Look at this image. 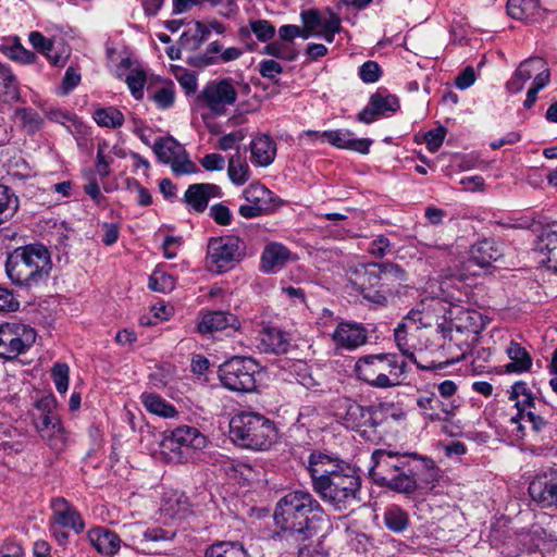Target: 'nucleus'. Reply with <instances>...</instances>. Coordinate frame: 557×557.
Instances as JSON below:
<instances>
[{"instance_id":"f257e3e1","label":"nucleus","mask_w":557,"mask_h":557,"mask_svg":"<svg viewBox=\"0 0 557 557\" xmlns=\"http://www.w3.org/2000/svg\"><path fill=\"white\" fill-rule=\"evenodd\" d=\"M371 462L369 476L372 482L397 493L410 495L418 490L433 488L438 482L440 469L435 462L417 453L375 449Z\"/></svg>"},{"instance_id":"f03ea898","label":"nucleus","mask_w":557,"mask_h":557,"mask_svg":"<svg viewBox=\"0 0 557 557\" xmlns=\"http://www.w3.org/2000/svg\"><path fill=\"white\" fill-rule=\"evenodd\" d=\"M306 469L312 491L335 510L351 509L361 500L362 480L351 465L321 450H312Z\"/></svg>"},{"instance_id":"7ed1b4c3","label":"nucleus","mask_w":557,"mask_h":557,"mask_svg":"<svg viewBox=\"0 0 557 557\" xmlns=\"http://www.w3.org/2000/svg\"><path fill=\"white\" fill-rule=\"evenodd\" d=\"M273 519L276 536L299 545L332 529L330 517L321 503L307 490H295L281 497Z\"/></svg>"},{"instance_id":"20e7f679","label":"nucleus","mask_w":557,"mask_h":557,"mask_svg":"<svg viewBox=\"0 0 557 557\" xmlns=\"http://www.w3.org/2000/svg\"><path fill=\"white\" fill-rule=\"evenodd\" d=\"M52 270L49 249L42 244L16 247L5 261V273L11 283L26 289L46 285Z\"/></svg>"},{"instance_id":"39448f33","label":"nucleus","mask_w":557,"mask_h":557,"mask_svg":"<svg viewBox=\"0 0 557 557\" xmlns=\"http://www.w3.org/2000/svg\"><path fill=\"white\" fill-rule=\"evenodd\" d=\"M230 436L238 446L269 450L277 440L274 422L257 412H240L230 421Z\"/></svg>"},{"instance_id":"423d86ee","label":"nucleus","mask_w":557,"mask_h":557,"mask_svg":"<svg viewBox=\"0 0 557 557\" xmlns=\"http://www.w3.org/2000/svg\"><path fill=\"white\" fill-rule=\"evenodd\" d=\"M407 363L393 354H377L360 357L355 364L357 376L377 388L400 385Z\"/></svg>"},{"instance_id":"0eeeda50","label":"nucleus","mask_w":557,"mask_h":557,"mask_svg":"<svg viewBox=\"0 0 557 557\" xmlns=\"http://www.w3.org/2000/svg\"><path fill=\"white\" fill-rule=\"evenodd\" d=\"M32 423L40 438L54 451L61 453L69 442V434L57 412V400L52 394L37 399L32 411Z\"/></svg>"},{"instance_id":"6e6552de","label":"nucleus","mask_w":557,"mask_h":557,"mask_svg":"<svg viewBox=\"0 0 557 557\" xmlns=\"http://www.w3.org/2000/svg\"><path fill=\"white\" fill-rule=\"evenodd\" d=\"M389 407L388 404L364 407L350 398H341L335 414L347 429L367 433L385 422Z\"/></svg>"},{"instance_id":"1a4fd4ad","label":"nucleus","mask_w":557,"mask_h":557,"mask_svg":"<svg viewBox=\"0 0 557 557\" xmlns=\"http://www.w3.org/2000/svg\"><path fill=\"white\" fill-rule=\"evenodd\" d=\"M516 400L517 416L511 418V422L517 424V430L524 435L525 425H530V430L534 435L543 434L548 428V422L542 413L544 405L541 400H535L528 389L524 382H516L511 386L510 397Z\"/></svg>"},{"instance_id":"9d476101","label":"nucleus","mask_w":557,"mask_h":557,"mask_svg":"<svg viewBox=\"0 0 557 557\" xmlns=\"http://www.w3.org/2000/svg\"><path fill=\"white\" fill-rule=\"evenodd\" d=\"M245 257L243 240L234 235L212 237L208 240L206 264L210 272L222 274Z\"/></svg>"},{"instance_id":"9b49d317","label":"nucleus","mask_w":557,"mask_h":557,"mask_svg":"<svg viewBox=\"0 0 557 557\" xmlns=\"http://www.w3.org/2000/svg\"><path fill=\"white\" fill-rule=\"evenodd\" d=\"M259 364L248 357H233L219 368V379L223 386L233 392H252L256 389V375Z\"/></svg>"},{"instance_id":"f8f14e48","label":"nucleus","mask_w":557,"mask_h":557,"mask_svg":"<svg viewBox=\"0 0 557 557\" xmlns=\"http://www.w3.org/2000/svg\"><path fill=\"white\" fill-rule=\"evenodd\" d=\"M36 341V332L27 324H0V358L12 360L28 350Z\"/></svg>"},{"instance_id":"ddd939ff","label":"nucleus","mask_w":557,"mask_h":557,"mask_svg":"<svg viewBox=\"0 0 557 557\" xmlns=\"http://www.w3.org/2000/svg\"><path fill=\"white\" fill-rule=\"evenodd\" d=\"M125 546L141 553L157 552L161 543L172 542L175 532L159 527L148 528L141 523L124 525Z\"/></svg>"},{"instance_id":"4468645a","label":"nucleus","mask_w":557,"mask_h":557,"mask_svg":"<svg viewBox=\"0 0 557 557\" xmlns=\"http://www.w3.org/2000/svg\"><path fill=\"white\" fill-rule=\"evenodd\" d=\"M502 256L503 251L497 243L491 239L478 242L471 246L469 258L461 262L458 273L455 275L460 280L476 276L481 269L491 267Z\"/></svg>"},{"instance_id":"2eb2a0df","label":"nucleus","mask_w":557,"mask_h":557,"mask_svg":"<svg viewBox=\"0 0 557 557\" xmlns=\"http://www.w3.org/2000/svg\"><path fill=\"white\" fill-rule=\"evenodd\" d=\"M159 161L169 164L176 175L189 174L195 171V163L188 159L184 147L173 137H160L152 147Z\"/></svg>"},{"instance_id":"dca6fc26","label":"nucleus","mask_w":557,"mask_h":557,"mask_svg":"<svg viewBox=\"0 0 557 557\" xmlns=\"http://www.w3.org/2000/svg\"><path fill=\"white\" fill-rule=\"evenodd\" d=\"M380 271H382L380 273L381 289L369 294V296L371 302L384 305L388 296L398 293L401 283L407 280V273L400 265L392 262H381Z\"/></svg>"},{"instance_id":"f3484780","label":"nucleus","mask_w":557,"mask_h":557,"mask_svg":"<svg viewBox=\"0 0 557 557\" xmlns=\"http://www.w3.org/2000/svg\"><path fill=\"white\" fill-rule=\"evenodd\" d=\"M529 495L543 508L557 506V469L540 473L529 484Z\"/></svg>"},{"instance_id":"a211bd4d","label":"nucleus","mask_w":557,"mask_h":557,"mask_svg":"<svg viewBox=\"0 0 557 557\" xmlns=\"http://www.w3.org/2000/svg\"><path fill=\"white\" fill-rule=\"evenodd\" d=\"M200 97L213 113L221 115L225 112V106L235 103L237 91L231 81L222 79L207 85Z\"/></svg>"},{"instance_id":"6ab92c4d","label":"nucleus","mask_w":557,"mask_h":557,"mask_svg":"<svg viewBox=\"0 0 557 557\" xmlns=\"http://www.w3.org/2000/svg\"><path fill=\"white\" fill-rule=\"evenodd\" d=\"M336 349L355 350L368 341V331L361 323L343 321L332 333Z\"/></svg>"},{"instance_id":"aec40b11","label":"nucleus","mask_w":557,"mask_h":557,"mask_svg":"<svg viewBox=\"0 0 557 557\" xmlns=\"http://www.w3.org/2000/svg\"><path fill=\"white\" fill-rule=\"evenodd\" d=\"M399 109V101L396 96L377 90L374 92L366 108L359 114L358 120L362 123L370 124L381 115H388Z\"/></svg>"},{"instance_id":"412c9836","label":"nucleus","mask_w":557,"mask_h":557,"mask_svg":"<svg viewBox=\"0 0 557 557\" xmlns=\"http://www.w3.org/2000/svg\"><path fill=\"white\" fill-rule=\"evenodd\" d=\"M380 273H382V271H380V263L370 262L357 267L352 271L349 280L357 287L363 298L370 301L369 294L381 289Z\"/></svg>"},{"instance_id":"4be33fe9","label":"nucleus","mask_w":557,"mask_h":557,"mask_svg":"<svg viewBox=\"0 0 557 557\" xmlns=\"http://www.w3.org/2000/svg\"><path fill=\"white\" fill-rule=\"evenodd\" d=\"M207 445V437L195 426L182 425L174 429L170 436H165L162 446L174 450L180 447L202 449Z\"/></svg>"},{"instance_id":"5701e85b","label":"nucleus","mask_w":557,"mask_h":557,"mask_svg":"<svg viewBox=\"0 0 557 557\" xmlns=\"http://www.w3.org/2000/svg\"><path fill=\"white\" fill-rule=\"evenodd\" d=\"M53 520L62 528L72 529L79 534L85 529L82 515L65 498L57 497L51 500Z\"/></svg>"},{"instance_id":"b1692460","label":"nucleus","mask_w":557,"mask_h":557,"mask_svg":"<svg viewBox=\"0 0 557 557\" xmlns=\"http://www.w3.org/2000/svg\"><path fill=\"white\" fill-rule=\"evenodd\" d=\"M239 327L240 322L235 314L221 310L203 313L198 324V331L203 335L225 330L235 332Z\"/></svg>"},{"instance_id":"393cba45","label":"nucleus","mask_w":557,"mask_h":557,"mask_svg":"<svg viewBox=\"0 0 557 557\" xmlns=\"http://www.w3.org/2000/svg\"><path fill=\"white\" fill-rule=\"evenodd\" d=\"M536 251L541 263L557 273V225H547L537 237Z\"/></svg>"},{"instance_id":"a878e982","label":"nucleus","mask_w":557,"mask_h":557,"mask_svg":"<svg viewBox=\"0 0 557 557\" xmlns=\"http://www.w3.org/2000/svg\"><path fill=\"white\" fill-rule=\"evenodd\" d=\"M326 143L339 149H347L367 154L372 145L369 138H355L354 133L348 129L324 131L322 133Z\"/></svg>"},{"instance_id":"bb28decb","label":"nucleus","mask_w":557,"mask_h":557,"mask_svg":"<svg viewBox=\"0 0 557 557\" xmlns=\"http://www.w3.org/2000/svg\"><path fill=\"white\" fill-rule=\"evenodd\" d=\"M220 195L219 186L199 183L189 185L183 199L190 210L201 213L207 209L210 198L220 197Z\"/></svg>"},{"instance_id":"cd10ccee","label":"nucleus","mask_w":557,"mask_h":557,"mask_svg":"<svg viewBox=\"0 0 557 557\" xmlns=\"http://www.w3.org/2000/svg\"><path fill=\"white\" fill-rule=\"evenodd\" d=\"M443 306L441 300L432 298L429 301L422 300L416 308L411 309L405 320L414 324V330H419L420 327H430L433 322H437L440 318Z\"/></svg>"},{"instance_id":"c85d7f7f","label":"nucleus","mask_w":557,"mask_h":557,"mask_svg":"<svg viewBox=\"0 0 557 557\" xmlns=\"http://www.w3.org/2000/svg\"><path fill=\"white\" fill-rule=\"evenodd\" d=\"M87 537L98 553L108 557H113L121 548V537L104 527L90 529L87 532Z\"/></svg>"},{"instance_id":"c756f323","label":"nucleus","mask_w":557,"mask_h":557,"mask_svg":"<svg viewBox=\"0 0 557 557\" xmlns=\"http://www.w3.org/2000/svg\"><path fill=\"white\" fill-rule=\"evenodd\" d=\"M414 324L404 319L403 322H400L397 327L394 331L395 342L398 347V349L401 351L404 356L409 358L411 361L417 363V366L420 369H435V368H443V364H446L447 362H440L438 364H435L434 362H431L430 366H423L419 363L416 360L414 357V345L412 343L413 336L410 331L414 330Z\"/></svg>"},{"instance_id":"7c9ffc66","label":"nucleus","mask_w":557,"mask_h":557,"mask_svg":"<svg viewBox=\"0 0 557 557\" xmlns=\"http://www.w3.org/2000/svg\"><path fill=\"white\" fill-rule=\"evenodd\" d=\"M290 258V251L282 244L267 245L261 255V270L264 273H274L282 269Z\"/></svg>"},{"instance_id":"2f4dec72","label":"nucleus","mask_w":557,"mask_h":557,"mask_svg":"<svg viewBox=\"0 0 557 557\" xmlns=\"http://www.w3.org/2000/svg\"><path fill=\"white\" fill-rule=\"evenodd\" d=\"M251 160L260 166L270 165L276 156V144L268 135L255 138L250 145Z\"/></svg>"},{"instance_id":"473e14b6","label":"nucleus","mask_w":557,"mask_h":557,"mask_svg":"<svg viewBox=\"0 0 557 557\" xmlns=\"http://www.w3.org/2000/svg\"><path fill=\"white\" fill-rule=\"evenodd\" d=\"M519 75L524 76L527 79L533 78L532 84L541 83L547 85L550 79V71L546 61L540 57H533L524 60L518 66Z\"/></svg>"},{"instance_id":"72a5a7b5","label":"nucleus","mask_w":557,"mask_h":557,"mask_svg":"<svg viewBox=\"0 0 557 557\" xmlns=\"http://www.w3.org/2000/svg\"><path fill=\"white\" fill-rule=\"evenodd\" d=\"M260 342L265 352L285 354L289 347L287 334L274 326H265L260 333Z\"/></svg>"},{"instance_id":"f704fd0d","label":"nucleus","mask_w":557,"mask_h":557,"mask_svg":"<svg viewBox=\"0 0 557 557\" xmlns=\"http://www.w3.org/2000/svg\"><path fill=\"white\" fill-rule=\"evenodd\" d=\"M0 100L4 103L21 101L20 87L11 67L0 62Z\"/></svg>"},{"instance_id":"c9c22d12","label":"nucleus","mask_w":557,"mask_h":557,"mask_svg":"<svg viewBox=\"0 0 557 557\" xmlns=\"http://www.w3.org/2000/svg\"><path fill=\"white\" fill-rule=\"evenodd\" d=\"M506 352L510 360V362L505 366L506 372L521 373L531 368L532 358L520 344L510 342L509 346L506 348Z\"/></svg>"},{"instance_id":"e433bc0d","label":"nucleus","mask_w":557,"mask_h":557,"mask_svg":"<svg viewBox=\"0 0 557 557\" xmlns=\"http://www.w3.org/2000/svg\"><path fill=\"white\" fill-rule=\"evenodd\" d=\"M140 401L146 410L152 414L170 419L178 416L176 408L156 393H143Z\"/></svg>"},{"instance_id":"4c0bfd02","label":"nucleus","mask_w":557,"mask_h":557,"mask_svg":"<svg viewBox=\"0 0 557 557\" xmlns=\"http://www.w3.org/2000/svg\"><path fill=\"white\" fill-rule=\"evenodd\" d=\"M417 405L421 410H423V412L440 410L447 417H454L457 408L459 407V404H457L456 400L441 399L434 393H425L421 395L417 399Z\"/></svg>"},{"instance_id":"58836bf2","label":"nucleus","mask_w":557,"mask_h":557,"mask_svg":"<svg viewBox=\"0 0 557 557\" xmlns=\"http://www.w3.org/2000/svg\"><path fill=\"white\" fill-rule=\"evenodd\" d=\"M20 208V199L13 189L0 183V225L10 221Z\"/></svg>"},{"instance_id":"ea45409f","label":"nucleus","mask_w":557,"mask_h":557,"mask_svg":"<svg viewBox=\"0 0 557 557\" xmlns=\"http://www.w3.org/2000/svg\"><path fill=\"white\" fill-rule=\"evenodd\" d=\"M205 557H248L239 542H216L206 549Z\"/></svg>"},{"instance_id":"a19ab883","label":"nucleus","mask_w":557,"mask_h":557,"mask_svg":"<svg viewBox=\"0 0 557 557\" xmlns=\"http://www.w3.org/2000/svg\"><path fill=\"white\" fill-rule=\"evenodd\" d=\"M539 0H508L507 13L516 20H529L539 9Z\"/></svg>"},{"instance_id":"79ce46f5","label":"nucleus","mask_w":557,"mask_h":557,"mask_svg":"<svg viewBox=\"0 0 557 557\" xmlns=\"http://www.w3.org/2000/svg\"><path fill=\"white\" fill-rule=\"evenodd\" d=\"M92 117L101 127L117 128L124 123L123 113L115 107L98 108Z\"/></svg>"},{"instance_id":"37998d69","label":"nucleus","mask_w":557,"mask_h":557,"mask_svg":"<svg viewBox=\"0 0 557 557\" xmlns=\"http://www.w3.org/2000/svg\"><path fill=\"white\" fill-rule=\"evenodd\" d=\"M386 528L395 533L404 532L409 525V516L399 506H391L384 512Z\"/></svg>"},{"instance_id":"c03bdc74","label":"nucleus","mask_w":557,"mask_h":557,"mask_svg":"<svg viewBox=\"0 0 557 557\" xmlns=\"http://www.w3.org/2000/svg\"><path fill=\"white\" fill-rule=\"evenodd\" d=\"M246 202L260 206L263 210L270 209L272 193L261 184H251L243 193Z\"/></svg>"},{"instance_id":"a18cd8bd","label":"nucleus","mask_w":557,"mask_h":557,"mask_svg":"<svg viewBox=\"0 0 557 557\" xmlns=\"http://www.w3.org/2000/svg\"><path fill=\"white\" fill-rule=\"evenodd\" d=\"M209 34V29L202 23L198 22L193 32L188 30L182 34L180 40L181 46L188 50H196L207 40Z\"/></svg>"},{"instance_id":"49530a36","label":"nucleus","mask_w":557,"mask_h":557,"mask_svg":"<svg viewBox=\"0 0 557 557\" xmlns=\"http://www.w3.org/2000/svg\"><path fill=\"white\" fill-rule=\"evenodd\" d=\"M227 172L234 184L243 185L248 180L249 168L246 160L242 159L239 153H237L231 157Z\"/></svg>"},{"instance_id":"de8ad7c7","label":"nucleus","mask_w":557,"mask_h":557,"mask_svg":"<svg viewBox=\"0 0 557 557\" xmlns=\"http://www.w3.org/2000/svg\"><path fill=\"white\" fill-rule=\"evenodd\" d=\"M15 119L20 120L23 126L27 127L29 132H36L40 129L44 120L38 114L37 111H35L32 108H20L16 109L14 112Z\"/></svg>"},{"instance_id":"09e8293b","label":"nucleus","mask_w":557,"mask_h":557,"mask_svg":"<svg viewBox=\"0 0 557 557\" xmlns=\"http://www.w3.org/2000/svg\"><path fill=\"white\" fill-rule=\"evenodd\" d=\"M175 287V280L165 272L156 271L149 278V288L159 293H170Z\"/></svg>"},{"instance_id":"8fccbe9b","label":"nucleus","mask_w":557,"mask_h":557,"mask_svg":"<svg viewBox=\"0 0 557 557\" xmlns=\"http://www.w3.org/2000/svg\"><path fill=\"white\" fill-rule=\"evenodd\" d=\"M329 532H321L315 544L302 545L298 548V557H330L329 548L325 547L323 539Z\"/></svg>"},{"instance_id":"3c124183","label":"nucleus","mask_w":557,"mask_h":557,"mask_svg":"<svg viewBox=\"0 0 557 557\" xmlns=\"http://www.w3.org/2000/svg\"><path fill=\"white\" fill-rule=\"evenodd\" d=\"M4 53L11 60L21 62L23 64H30L36 61V54L24 48L20 42L5 47Z\"/></svg>"},{"instance_id":"603ef678","label":"nucleus","mask_w":557,"mask_h":557,"mask_svg":"<svg viewBox=\"0 0 557 557\" xmlns=\"http://www.w3.org/2000/svg\"><path fill=\"white\" fill-rule=\"evenodd\" d=\"M264 53L286 61H295L298 51L278 41H273L264 47Z\"/></svg>"},{"instance_id":"864d4df0","label":"nucleus","mask_w":557,"mask_h":557,"mask_svg":"<svg viewBox=\"0 0 557 557\" xmlns=\"http://www.w3.org/2000/svg\"><path fill=\"white\" fill-rule=\"evenodd\" d=\"M419 251L428 260L446 259L450 255V247L448 245H432L419 242Z\"/></svg>"},{"instance_id":"5fc2aeb1","label":"nucleus","mask_w":557,"mask_h":557,"mask_svg":"<svg viewBox=\"0 0 557 557\" xmlns=\"http://www.w3.org/2000/svg\"><path fill=\"white\" fill-rule=\"evenodd\" d=\"M70 368L66 363H55L52 368V377L55 388L59 393L64 394L69 388Z\"/></svg>"},{"instance_id":"6e6d98bb","label":"nucleus","mask_w":557,"mask_h":557,"mask_svg":"<svg viewBox=\"0 0 557 557\" xmlns=\"http://www.w3.org/2000/svg\"><path fill=\"white\" fill-rule=\"evenodd\" d=\"M250 29L260 41H268L275 34L274 26L265 20H256L250 22Z\"/></svg>"},{"instance_id":"4d7b16f0","label":"nucleus","mask_w":557,"mask_h":557,"mask_svg":"<svg viewBox=\"0 0 557 557\" xmlns=\"http://www.w3.org/2000/svg\"><path fill=\"white\" fill-rule=\"evenodd\" d=\"M359 77L364 83H375L381 77V67L375 61H367L359 69Z\"/></svg>"},{"instance_id":"13d9d810","label":"nucleus","mask_w":557,"mask_h":557,"mask_svg":"<svg viewBox=\"0 0 557 557\" xmlns=\"http://www.w3.org/2000/svg\"><path fill=\"white\" fill-rule=\"evenodd\" d=\"M209 215L213 221L222 226H227L232 223L233 215L230 209L223 203H215L210 208Z\"/></svg>"},{"instance_id":"bf43d9fd","label":"nucleus","mask_w":557,"mask_h":557,"mask_svg":"<svg viewBox=\"0 0 557 557\" xmlns=\"http://www.w3.org/2000/svg\"><path fill=\"white\" fill-rule=\"evenodd\" d=\"M146 74L143 71L131 73L126 77V84L134 97L140 98L146 84Z\"/></svg>"},{"instance_id":"052dcab7","label":"nucleus","mask_w":557,"mask_h":557,"mask_svg":"<svg viewBox=\"0 0 557 557\" xmlns=\"http://www.w3.org/2000/svg\"><path fill=\"white\" fill-rule=\"evenodd\" d=\"M301 20L305 27L315 33V36L321 30L322 14L317 10H308L301 13Z\"/></svg>"},{"instance_id":"680f3d73","label":"nucleus","mask_w":557,"mask_h":557,"mask_svg":"<svg viewBox=\"0 0 557 557\" xmlns=\"http://www.w3.org/2000/svg\"><path fill=\"white\" fill-rule=\"evenodd\" d=\"M283 67L275 60H262L259 63V73L262 77L276 81Z\"/></svg>"},{"instance_id":"e2e57ef3","label":"nucleus","mask_w":557,"mask_h":557,"mask_svg":"<svg viewBox=\"0 0 557 557\" xmlns=\"http://www.w3.org/2000/svg\"><path fill=\"white\" fill-rule=\"evenodd\" d=\"M20 307L18 300L14 297L13 292L0 286V312H12Z\"/></svg>"},{"instance_id":"0e129e2a","label":"nucleus","mask_w":557,"mask_h":557,"mask_svg":"<svg viewBox=\"0 0 557 557\" xmlns=\"http://www.w3.org/2000/svg\"><path fill=\"white\" fill-rule=\"evenodd\" d=\"M107 147H108L107 143L103 141L98 145V150H97L96 170L101 177H106L110 174V164L112 162L111 159H108L104 156V151H106Z\"/></svg>"},{"instance_id":"69168bd1","label":"nucleus","mask_w":557,"mask_h":557,"mask_svg":"<svg viewBox=\"0 0 557 557\" xmlns=\"http://www.w3.org/2000/svg\"><path fill=\"white\" fill-rule=\"evenodd\" d=\"M391 246L389 239L380 235L371 242L368 251L375 258H383L389 251Z\"/></svg>"},{"instance_id":"338daca9","label":"nucleus","mask_w":557,"mask_h":557,"mask_svg":"<svg viewBox=\"0 0 557 557\" xmlns=\"http://www.w3.org/2000/svg\"><path fill=\"white\" fill-rule=\"evenodd\" d=\"M160 109H168L174 103V90L171 87H162L152 96Z\"/></svg>"},{"instance_id":"774afa93","label":"nucleus","mask_w":557,"mask_h":557,"mask_svg":"<svg viewBox=\"0 0 557 557\" xmlns=\"http://www.w3.org/2000/svg\"><path fill=\"white\" fill-rule=\"evenodd\" d=\"M29 42L37 51L44 54L53 50V44L39 32H32L29 34Z\"/></svg>"}]
</instances>
